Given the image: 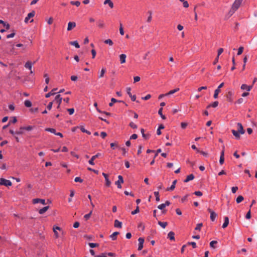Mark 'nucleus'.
<instances>
[{"label":"nucleus","mask_w":257,"mask_h":257,"mask_svg":"<svg viewBox=\"0 0 257 257\" xmlns=\"http://www.w3.org/2000/svg\"><path fill=\"white\" fill-rule=\"evenodd\" d=\"M229 224V218L227 216L224 217V222L222 225V228H226Z\"/></svg>","instance_id":"20"},{"label":"nucleus","mask_w":257,"mask_h":257,"mask_svg":"<svg viewBox=\"0 0 257 257\" xmlns=\"http://www.w3.org/2000/svg\"><path fill=\"white\" fill-rule=\"evenodd\" d=\"M237 126H238V132L240 134H244L245 132H244V130H243V126L242 125V124L239 123V122H238L237 123Z\"/></svg>","instance_id":"14"},{"label":"nucleus","mask_w":257,"mask_h":257,"mask_svg":"<svg viewBox=\"0 0 257 257\" xmlns=\"http://www.w3.org/2000/svg\"><path fill=\"white\" fill-rule=\"evenodd\" d=\"M243 51V47L242 46L240 47L238 49L237 55H241Z\"/></svg>","instance_id":"50"},{"label":"nucleus","mask_w":257,"mask_h":257,"mask_svg":"<svg viewBox=\"0 0 257 257\" xmlns=\"http://www.w3.org/2000/svg\"><path fill=\"white\" fill-rule=\"evenodd\" d=\"M243 199H244V198H243V196H242L239 195V196H238L237 197V198H236V202H237V203H240L242 201H243Z\"/></svg>","instance_id":"41"},{"label":"nucleus","mask_w":257,"mask_h":257,"mask_svg":"<svg viewBox=\"0 0 257 257\" xmlns=\"http://www.w3.org/2000/svg\"><path fill=\"white\" fill-rule=\"evenodd\" d=\"M139 211H140L139 207L138 206H137V208H136V209L135 210L132 211L131 213L133 215H135V214L139 213Z\"/></svg>","instance_id":"51"},{"label":"nucleus","mask_w":257,"mask_h":257,"mask_svg":"<svg viewBox=\"0 0 257 257\" xmlns=\"http://www.w3.org/2000/svg\"><path fill=\"white\" fill-rule=\"evenodd\" d=\"M252 87V85H247L246 84H242L241 86V89L242 90H246L247 91H249Z\"/></svg>","instance_id":"15"},{"label":"nucleus","mask_w":257,"mask_h":257,"mask_svg":"<svg viewBox=\"0 0 257 257\" xmlns=\"http://www.w3.org/2000/svg\"><path fill=\"white\" fill-rule=\"evenodd\" d=\"M97 25L98 28L102 29L104 27L105 24L102 20L99 19L97 21Z\"/></svg>","instance_id":"16"},{"label":"nucleus","mask_w":257,"mask_h":257,"mask_svg":"<svg viewBox=\"0 0 257 257\" xmlns=\"http://www.w3.org/2000/svg\"><path fill=\"white\" fill-rule=\"evenodd\" d=\"M80 128L83 133H85L88 135H90V134H91L90 132L87 131L86 130H85L83 126H80Z\"/></svg>","instance_id":"46"},{"label":"nucleus","mask_w":257,"mask_h":257,"mask_svg":"<svg viewBox=\"0 0 257 257\" xmlns=\"http://www.w3.org/2000/svg\"><path fill=\"white\" fill-rule=\"evenodd\" d=\"M118 180L115 182V185H117V187L119 189L121 188V184L123 183V177L121 175L118 176Z\"/></svg>","instance_id":"4"},{"label":"nucleus","mask_w":257,"mask_h":257,"mask_svg":"<svg viewBox=\"0 0 257 257\" xmlns=\"http://www.w3.org/2000/svg\"><path fill=\"white\" fill-rule=\"evenodd\" d=\"M57 90V88H54V89H53L50 92L47 93L45 95V97L46 98H49L51 96L55 95L56 94V93L55 92V91H56Z\"/></svg>","instance_id":"19"},{"label":"nucleus","mask_w":257,"mask_h":257,"mask_svg":"<svg viewBox=\"0 0 257 257\" xmlns=\"http://www.w3.org/2000/svg\"><path fill=\"white\" fill-rule=\"evenodd\" d=\"M148 13L150 14V15L148 17L147 21L148 23H150L151 22L152 19V13L151 11L148 12Z\"/></svg>","instance_id":"48"},{"label":"nucleus","mask_w":257,"mask_h":257,"mask_svg":"<svg viewBox=\"0 0 257 257\" xmlns=\"http://www.w3.org/2000/svg\"><path fill=\"white\" fill-rule=\"evenodd\" d=\"M243 0H235L233 3L230 10L228 12L229 16H232L235 12L239 8Z\"/></svg>","instance_id":"1"},{"label":"nucleus","mask_w":257,"mask_h":257,"mask_svg":"<svg viewBox=\"0 0 257 257\" xmlns=\"http://www.w3.org/2000/svg\"><path fill=\"white\" fill-rule=\"evenodd\" d=\"M139 241V246H138V250H141L143 248V244L144 242V239L142 237H140L138 239Z\"/></svg>","instance_id":"8"},{"label":"nucleus","mask_w":257,"mask_h":257,"mask_svg":"<svg viewBox=\"0 0 257 257\" xmlns=\"http://www.w3.org/2000/svg\"><path fill=\"white\" fill-rule=\"evenodd\" d=\"M54 101H52V102H50L48 105H47V108L49 109V110H51L52 107V105H53V103Z\"/></svg>","instance_id":"59"},{"label":"nucleus","mask_w":257,"mask_h":257,"mask_svg":"<svg viewBox=\"0 0 257 257\" xmlns=\"http://www.w3.org/2000/svg\"><path fill=\"white\" fill-rule=\"evenodd\" d=\"M89 245L91 248H94L98 246V244L95 243H89Z\"/></svg>","instance_id":"54"},{"label":"nucleus","mask_w":257,"mask_h":257,"mask_svg":"<svg viewBox=\"0 0 257 257\" xmlns=\"http://www.w3.org/2000/svg\"><path fill=\"white\" fill-rule=\"evenodd\" d=\"M165 208V205H164V204L163 203L158 206V208H159L160 210H163V213H165L166 212V211L164 210V209Z\"/></svg>","instance_id":"36"},{"label":"nucleus","mask_w":257,"mask_h":257,"mask_svg":"<svg viewBox=\"0 0 257 257\" xmlns=\"http://www.w3.org/2000/svg\"><path fill=\"white\" fill-rule=\"evenodd\" d=\"M231 132L233 134V135L235 136L236 139H240V135H239L240 133L238 131L232 130L231 131Z\"/></svg>","instance_id":"25"},{"label":"nucleus","mask_w":257,"mask_h":257,"mask_svg":"<svg viewBox=\"0 0 257 257\" xmlns=\"http://www.w3.org/2000/svg\"><path fill=\"white\" fill-rule=\"evenodd\" d=\"M92 213V210H91L88 214H85L84 216V218L86 220H87L89 219L90 216L91 215Z\"/></svg>","instance_id":"44"},{"label":"nucleus","mask_w":257,"mask_h":257,"mask_svg":"<svg viewBox=\"0 0 257 257\" xmlns=\"http://www.w3.org/2000/svg\"><path fill=\"white\" fill-rule=\"evenodd\" d=\"M0 185H4L5 186H11L12 185V182L9 180L4 178L0 179Z\"/></svg>","instance_id":"3"},{"label":"nucleus","mask_w":257,"mask_h":257,"mask_svg":"<svg viewBox=\"0 0 257 257\" xmlns=\"http://www.w3.org/2000/svg\"><path fill=\"white\" fill-rule=\"evenodd\" d=\"M114 226L115 227L121 228L122 223L121 222H120L119 221H118V220L116 219L114 221Z\"/></svg>","instance_id":"23"},{"label":"nucleus","mask_w":257,"mask_h":257,"mask_svg":"<svg viewBox=\"0 0 257 257\" xmlns=\"http://www.w3.org/2000/svg\"><path fill=\"white\" fill-rule=\"evenodd\" d=\"M217 241H216V240H213V241H211L210 242V246L212 248H216V246H215V244H217Z\"/></svg>","instance_id":"37"},{"label":"nucleus","mask_w":257,"mask_h":257,"mask_svg":"<svg viewBox=\"0 0 257 257\" xmlns=\"http://www.w3.org/2000/svg\"><path fill=\"white\" fill-rule=\"evenodd\" d=\"M119 234L118 232H113L110 236V237L113 240H115L116 239V236Z\"/></svg>","instance_id":"29"},{"label":"nucleus","mask_w":257,"mask_h":257,"mask_svg":"<svg viewBox=\"0 0 257 257\" xmlns=\"http://www.w3.org/2000/svg\"><path fill=\"white\" fill-rule=\"evenodd\" d=\"M106 254H107L106 253H102L100 254V255L95 256V257H107Z\"/></svg>","instance_id":"64"},{"label":"nucleus","mask_w":257,"mask_h":257,"mask_svg":"<svg viewBox=\"0 0 257 257\" xmlns=\"http://www.w3.org/2000/svg\"><path fill=\"white\" fill-rule=\"evenodd\" d=\"M74 181L75 182H83V180L82 179H81L80 177H76L74 179Z\"/></svg>","instance_id":"57"},{"label":"nucleus","mask_w":257,"mask_h":257,"mask_svg":"<svg viewBox=\"0 0 257 257\" xmlns=\"http://www.w3.org/2000/svg\"><path fill=\"white\" fill-rule=\"evenodd\" d=\"M158 224L163 228H165L168 224L167 222L161 221H159Z\"/></svg>","instance_id":"33"},{"label":"nucleus","mask_w":257,"mask_h":257,"mask_svg":"<svg viewBox=\"0 0 257 257\" xmlns=\"http://www.w3.org/2000/svg\"><path fill=\"white\" fill-rule=\"evenodd\" d=\"M33 203L34 204H36L38 203H41V204L45 205L46 204L45 200L44 199H39V198H35L33 200Z\"/></svg>","instance_id":"9"},{"label":"nucleus","mask_w":257,"mask_h":257,"mask_svg":"<svg viewBox=\"0 0 257 257\" xmlns=\"http://www.w3.org/2000/svg\"><path fill=\"white\" fill-rule=\"evenodd\" d=\"M250 217H251V212H250V209H249V211L247 212V213L246 214L245 218L247 219H249L250 218Z\"/></svg>","instance_id":"55"},{"label":"nucleus","mask_w":257,"mask_h":257,"mask_svg":"<svg viewBox=\"0 0 257 257\" xmlns=\"http://www.w3.org/2000/svg\"><path fill=\"white\" fill-rule=\"evenodd\" d=\"M100 156H101V154L100 153H97L96 155L93 156L88 162L89 164H90L91 165H94V160H96V159L97 158L99 157Z\"/></svg>","instance_id":"7"},{"label":"nucleus","mask_w":257,"mask_h":257,"mask_svg":"<svg viewBox=\"0 0 257 257\" xmlns=\"http://www.w3.org/2000/svg\"><path fill=\"white\" fill-rule=\"evenodd\" d=\"M183 7L184 8H187L189 7V4H188V3L187 2V1H184L183 2Z\"/></svg>","instance_id":"61"},{"label":"nucleus","mask_w":257,"mask_h":257,"mask_svg":"<svg viewBox=\"0 0 257 257\" xmlns=\"http://www.w3.org/2000/svg\"><path fill=\"white\" fill-rule=\"evenodd\" d=\"M62 98L60 94H58L56 96L54 100H53L54 103L57 104V108L59 109L60 108V104L62 102Z\"/></svg>","instance_id":"2"},{"label":"nucleus","mask_w":257,"mask_h":257,"mask_svg":"<svg viewBox=\"0 0 257 257\" xmlns=\"http://www.w3.org/2000/svg\"><path fill=\"white\" fill-rule=\"evenodd\" d=\"M217 215V214L215 212H211V214H210V219L211 220V221H214Z\"/></svg>","instance_id":"31"},{"label":"nucleus","mask_w":257,"mask_h":257,"mask_svg":"<svg viewBox=\"0 0 257 257\" xmlns=\"http://www.w3.org/2000/svg\"><path fill=\"white\" fill-rule=\"evenodd\" d=\"M179 90V88H177L175 89L170 90L169 92H168L167 93H166L165 95H169L173 94L175 93V92L178 91Z\"/></svg>","instance_id":"28"},{"label":"nucleus","mask_w":257,"mask_h":257,"mask_svg":"<svg viewBox=\"0 0 257 257\" xmlns=\"http://www.w3.org/2000/svg\"><path fill=\"white\" fill-rule=\"evenodd\" d=\"M129 125L132 128H137V125L136 124H135L133 122H131L130 123Z\"/></svg>","instance_id":"56"},{"label":"nucleus","mask_w":257,"mask_h":257,"mask_svg":"<svg viewBox=\"0 0 257 257\" xmlns=\"http://www.w3.org/2000/svg\"><path fill=\"white\" fill-rule=\"evenodd\" d=\"M151 97V95L150 94H148L146 96L142 97V99L147 100L149 99Z\"/></svg>","instance_id":"62"},{"label":"nucleus","mask_w":257,"mask_h":257,"mask_svg":"<svg viewBox=\"0 0 257 257\" xmlns=\"http://www.w3.org/2000/svg\"><path fill=\"white\" fill-rule=\"evenodd\" d=\"M104 43L106 44H108L109 46H112L113 44L112 41L109 39L105 40Z\"/></svg>","instance_id":"35"},{"label":"nucleus","mask_w":257,"mask_h":257,"mask_svg":"<svg viewBox=\"0 0 257 257\" xmlns=\"http://www.w3.org/2000/svg\"><path fill=\"white\" fill-rule=\"evenodd\" d=\"M233 92L231 91H229L227 92V94H226V99L229 102H232L233 100Z\"/></svg>","instance_id":"6"},{"label":"nucleus","mask_w":257,"mask_h":257,"mask_svg":"<svg viewBox=\"0 0 257 257\" xmlns=\"http://www.w3.org/2000/svg\"><path fill=\"white\" fill-rule=\"evenodd\" d=\"M194 194L197 196H201L202 195V193L200 191H195Z\"/></svg>","instance_id":"58"},{"label":"nucleus","mask_w":257,"mask_h":257,"mask_svg":"<svg viewBox=\"0 0 257 257\" xmlns=\"http://www.w3.org/2000/svg\"><path fill=\"white\" fill-rule=\"evenodd\" d=\"M218 101H215L212 104H210L209 105H208L207 108H209V107H210L211 106H212L213 107H217L218 106Z\"/></svg>","instance_id":"39"},{"label":"nucleus","mask_w":257,"mask_h":257,"mask_svg":"<svg viewBox=\"0 0 257 257\" xmlns=\"http://www.w3.org/2000/svg\"><path fill=\"white\" fill-rule=\"evenodd\" d=\"M174 235L175 234L173 232L170 231L168 234V237L170 238V240H174L175 239Z\"/></svg>","instance_id":"27"},{"label":"nucleus","mask_w":257,"mask_h":257,"mask_svg":"<svg viewBox=\"0 0 257 257\" xmlns=\"http://www.w3.org/2000/svg\"><path fill=\"white\" fill-rule=\"evenodd\" d=\"M194 179V176L193 174H190L187 176L186 179L184 180L185 183H187L189 181L192 180Z\"/></svg>","instance_id":"21"},{"label":"nucleus","mask_w":257,"mask_h":257,"mask_svg":"<svg viewBox=\"0 0 257 257\" xmlns=\"http://www.w3.org/2000/svg\"><path fill=\"white\" fill-rule=\"evenodd\" d=\"M162 110H163V108L161 107L159 109V111H158V113L160 115V116L161 117V118L163 119H166V117L162 113Z\"/></svg>","instance_id":"32"},{"label":"nucleus","mask_w":257,"mask_h":257,"mask_svg":"<svg viewBox=\"0 0 257 257\" xmlns=\"http://www.w3.org/2000/svg\"><path fill=\"white\" fill-rule=\"evenodd\" d=\"M45 131L51 132V133L54 134L55 135L56 133L55 129L52 128H46Z\"/></svg>","instance_id":"42"},{"label":"nucleus","mask_w":257,"mask_h":257,"mask_svg":"<svg viewBox=\"0 0 257 257\" xmlns=\"http://www.w3.org/2000/svg\"><path fill=\"white\" fill-rule=\"evenodd\" d=\"M33 128V127L32 126H30V125L28 126L27 127H21L20 128L21 130L24 129L27 131H31Z\"/></svg>","instance_id":"45"},{"label":"nucleus","mask_w":257,"mask_h":257,"mask_svg":"<svg viewBox=\"0 0 257 257\" xmlns=\"http://www.w3.org/2000/svg\"><path fill=\"white\" fill-rule=\"evenodd\" d=\"M106 72V69L105 68H103L101 69V71L100 72V74L99 75V78H102L103 77L104 73Z\"/></svg>","instance_id":"38"},{"label":"nucleus","mask_w":257,"mask_h":257,"mask_svg":"<svg viewBox=\"0 0 257 257\" xmlns=\"http://www.w3.org/2000/svg\"><path fill=\"white\" fill-rule=\"evenodd\" d=\"M67 111L69 112V114L72 115L74 112V108H68Z\"/></svg>","instance_id":"63"},{"label":"nucleus","mask_w":257,"mask_h":257,"mask_svg":"<svg viewBox=\"0 0 257 257\" xmlns=\"http://www.w3.org/2000/svg\"><path fill=\"white\" fill-rule=\"evenodd\" d=\"M102 175L105 178L106 186L107 187L110 186V185L111 184V182L108 179V175L105 174V173H102Z\"/></svg>","instance_id":"10"},{"label":"nucleus","mask_w":257,"mask_h":257,"mask_svg":"<svg viewBox=\"0 0 257 257\" xmlns=\"http://www.w3.org/2000/svg\"><path fill=\"white\" fill-rule=\"evenodd\" d=\"M32 65L33 64L31 62L27 61L25 65V67L26 68L30 70H31Z\"/></svg>","instance_id":"24"},{"label":"nucleus","mask_w":257,"mask_h":257,"mask_svg":"<svg viewBox=\"0 0 257 257\" xmlns=\"http://www.w3.org/2000/svg\"><path fill=\"white\" fill-rule=\"evenodd\" d=\"M224 149L221 151V154H220V159H219V163L221 164V165H222L224 163Z\"/></svg>","instance_id":"18"},{"label":"nucleus","mask_w":257,"mask_h":257,"mask_svg":"<svg viewBox=\"0 0 257 257\" xmlns=\"http://www.w3.org/2000/svg\"><path fill=\"white\" fill-rule=\"evenodd\" d=\"M70 4L72 5H75L77 7H79L80 5V3L79 1H76V2L71 1V2H70Z\"/></svg>","instance_id":"47"},{"label":"nucleus","mask_w":257,"mask_h":257,"mask_svg":"<svg viewBox=\"0 0 257 257\" xmlns=\"http://www.w3.org/2000/svg\"><path fill=\"white\" fill-rule=\"evenodd\" d=\"M203 226V224L202 223H200L197 224L196 227L195 229L196 230H200L201 227Z\"/></svg>","instance_id":"49"},{"label":"nucleus","mask_w":257,"mask_h":257,"mask_svg":"<svg viewBox=\"0 0 257 257\" xmlns=\"http://www.w3.org/2000/svg\"><path fill=\"white\" fill-rule=\"evenodd\" d=\"M116 102H117V100L116 99H115L114 98H112L111 99V102L109 103V106H112L113 105V103H115Z\"/></svg>","instance_id":"52"},{"label":"nucleus","mask_w":257,"mask_h":257,"mask_svg":"<svg viewBox=\"0 0 257 257\" xmlns=\"http://www.w3.org/2000/svg\"><path fill=\"white\" fill-rule=\"evenodd\" d=\"M177 180H174L173 183H172V185L170 186V188H168L167 189V191H172V190H173L175 189V185H176V184L177 183Z\"/></svg>","instance_id":"22"},{"label":"nucleus","mask_w":257,"mask_h":257,"mask_svg":"<svg viewBox=\"0 0 257 257\" xmlns=\"http://www.w3.org/2000/svg\"><path fill=\"white\" fill-rule=\"evenodd\" d=\"M49 208V207L48 206H45V207H43V208L40 209L39 211V213L40 214H42L44 213H45L46 211H47L48 210Z\"/></svg>","instance_id":"26"},{"label":"nucleus","mask_w":257,"mask_h":257,"mask_svg":"<svg viewBox=\"0 0 257 257\" xmlns=\"http://www.w3.org/2000/svg\"><path fill=\"white\" fill-rule=\"evenodd\" d=\"M35 13L34 11H33L30 13H29L27 15V16L25 19V22L28 23L29 20L31 18L35 16Z\"/></svg>","instance_id":"12"},{"label":"nucleus","mask_w":257,"mask_h":257,"mask_svg":"<svg viewBox=\"0 0 257 257\" xmlns=\"http://www.w3.org/2000/svg\"><path fill=\"white\" fill-rule=\"evenodd\" d=\"M141 132L144 138H145V139H148L149 138V135H146L144 133L145 131L143 128L141 129Z\"/></svg>","instance_id":"34"},{"label":"nucleus","mask_w":257,"mask_h":257,"mask_svg":"<svg viewBox=\"0 0 257 257\" xmlns=\"http://www.w3.org/2000/svg\"><path fill=\"white\" fill-rule=\"evenodd\" d=\"M223 86H224V83L222 82L218 86L217 88L215 90L214 94L213 95V97L214 98L216 99L218 97V94L220 91V88L221 87H222Z\"/></svg>","instance_id":"5"},{"label":"nucleus","mask_w":257,"mask_h":257,"mask_svg":"<svg viewBox=\"0 0 257 257\" xmlns=\"http://www.w3.org/2000/svg\"><path fill=\"white\" fill-rule=\"evenodd\" d=\"M126 56L125 54H122L119 55V60L121 64H123L125 62Z\"/></svg>","instance_id":"17"},{"label":"nucleus","mask_w":257,"mask_h":257,"mask_svg":"<svg viewBox=\"0 0 257 257\" xmlns=\"http://www.w3.org/2000/svg\"><path fill=\"white\" fill-rule=\"evenodd\" d=\"M119 33H120V35H124V31H123V29L122 28V24L121 23L120 24V27H119Z\"/></svg>","instance_id":"53"},{"label":"nucleus","mask_w":257,"mask_h":257,"mask_svg":"<svg viewBox=\"0 0 257 257\" xmlns=\"http://www.w3.org/2000/svg\"><path fill=\"white\" fill-rule=\"evenodd\" d=\"M76 23L75 22H69L68 24L67 31H71L72 29L76 27Z\"/></svg>","instance_id":"13"},{"label":"nucleus","mask_w":257,"mask_h":257,"mask_svg":"<svg viewBox=\"0 0 257 257\" xmlns=\"http://www.w3.org/2000/svg\"><path fill=\"white\" fill-rule=\"evenodd\" d=\"M188 244L191 245L194 248L196 247V244L195 242H189Z\"/></svg>","instance_id":"60"},{"label":"nucleus","mask_w":257,"mask_h":257,"mask_svg":"<svg viewBox=\"0 0 257 257\" xmlns=\"http://www.w3.org/2000/svg\"><path fill=\"white\" fill-rule=\"evenodd\" d=\"M131 89L130 87H128L126 89L127 93L129 95V96L131 98V99L132 101H134L136 100V95H133L131 92Z\"/></svg>","instance_id":"11"},{"label":"nucleus","mask_w":257,"mask_h":257,"mask_svg":"<svg viewBox=\"0 0 257 257\" xmlns=\"http://www.w3.org/2000/svg\"><path fill=\"white\" fill-rule=\"evenodd\" d=\"M154 193L156 197V200L159 202L160 201L159 192L158 191H155Z\"/></svg>","instance_id":"40"},{"label":"nucleus","mask_w":257,"mask_h":257,"mask_svg":"<svg viewBox=\"0 0 257 257\" xmlns=\"http://www.w3.org/2000/svg\"><path fill=\"white\" fill-rule=\"evenodd\" d=\"M69 44L71 45L74 46L76 48H80V45H79L77 41H71L69 43Z\"/></svg>","instance_id":"30"},{"label":"nucleus","mask_w":257,"mask_h":257,"mask_svg":"<svg viewBox=\"0 0 257 257\" xmlns=\"http://www.w3.org/2000/svg\"><path fill=\"white\" fill-rule=\"evenodd\" d=\"M25 105L27 107H30L32 106V102L29 100H26L25 101Z\"/></svg>","instance_id":"43"}]
</instances>
